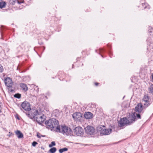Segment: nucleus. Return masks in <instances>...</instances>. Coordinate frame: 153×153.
<instances>
[{
  "label": "nucleus",
  "instance_id": "7c9ffc66",
  "mask_svg": "<svg viewBox=\"0 0 153 153\" xmlns=\"http://www.w3.org/2000/svg\"><path fill=\"white\" fill-rule=\"evenodd\" d=\"M11 134H9V135H8L9 137H10Z\"/></svg>",
  "mask_w": 153,
  "mask_h": 153
},
{
  "label": "nucleus",
  "instance_id": "423d86ee",
  "mask_svg": "<svg viewBox=\"0 0 153 153\" xmlns=\"http://www.w3.org/2000/svg\"><path fill=\"white\" fill-rule=\"evenodd\" d=\"M85 132L87 134L90 135H92L95 132L94 128L91 126H88L85 128Z\"/></svg>",
  "mask_w": 153,
  "mask_h": 153
},
{
  "label": "nucleus",
  "instance_id": "5701e85b",
  "mask_svg": "<svg viewBox=\"0 0 153 153\" xmlns=\"http://www.w3.org/2000/svg\"><path fill=\"white\" fill-rule=\"evenodd\" d=\"M56 145L54 141H52L51 143V144L49 145V146L50 147H51L53 146H55Z\"/></svg>",
  "mask_w": 153,
  "mask_h": 153
},
{
  "label": "nucleus",
  "instance_id": "39448f33",
  "mask_svg": "<svg viewBox=\"0 0 153 153\" xmlns=\"http://www.w3.org/2000/svg\"><path fill=\"white\" fill-rule=\"evenodd\" d=\"M74 134L78 136H82L84 133V130L83 128L80 127L75 128L74 130Z\"/></svg>",
  "mask_w": 153,
  "mask_h": 153
},
{
  "label": "nucleus",
  "instance_id": "4468645a",
  "mask_svg": "<svg viewBox=\"0 0 153 153\" xmlns=\"http://www.w3.org/2000/svg\"><path fill=\"white\" fill-rule=\"evenodd\" d=\"M93 114L89 112H85L84 114V117L85 118L87 119H90L93 117Z\"/></svg>",
  "mask_w": 153,
  "mask_h": 153
},
{
  "label": "nucleus",
  "instance_id": "b1692460",
  "mask_svg": "<svg viewBox=\"0 0 153 153\" xmlns=\"http://www.w3.org/2000/svg\"><path fill=\"white\" fill-rule=\"evenodd\" d=\"M3 71V68L2 66L0 64V72H2Z\"/></svg>",
  "mask_w": 153,
  "mask_h": 153
},
{
  "label": "nucleus",
  "instance_id": "2eb2a0df",
  "mask_svg": "<svg viewBox=\"0 0 153 153\" xmlns=\"http://www.w3.org/2000/svg\"><path fill=\"white\" fill-rule=\"evenodd\" d=\"M10 4L12 5H13L15 4V3H18L19 4H21L23 3L24 0H21V1H19L18 0H12V1H10Z\"/></svg>",
  "mask_w": 153,
  "mask_h": 153
},
{
  "label": "nucleus",
  "instance_id": "ddd939ff",
  "mask_svg": "<svg viewBox=\"0 0 153 153\" xmlns=\"http://www.w3.org/2000/svg\"><path fill=\"white\" fill-rule=\"evenodd\" d=\"M142 105L141 103H139L136 106L135 111L136 112L140 113L143 110Z\"/></svg>",
  "mask_w": 153,
  "mask_h": 153
},
{
  "label": "nucleus",
  "instance_id": "a211bd4d",
  "mask_svg": "<svg viewBox=\"0 0 153 153\" xmlns=\"http://www.w3.org/2000/svg\"><path fill=\"white\" fill-rule=\"evenodd\" d=\"M148 91L149 93L153 95V84L149 87Z\"/></svg>",
  "mask_w": 153,
  "mask_h": 153
},
{
  "label": "nucleus",
  "instance_id": "f8f14e48",
  "mask_svg": "<svg viewBox=\"0 0 153 153\" xmlns=\"http://www.w3.org/2000/svg\"><path fill=\"white\" fill-rule=\"evenodd\" d=\"M22 108L26 111H29L30 110L29 106V104L26 102H23L21 105Z\"/></svg>",
  "mask_w": 153,
  "mask_h": 153
},
{
  "label": "nucleus",
  "instance_id": "393cba45",
  "mask_svg": "<svg viewBox=\"0 0 153 153\" xmlns=\"http://www.w3.org/2000/svg\"><path fill=\"white\" fill-rule=\"evenodd\" d=\"M37 144V142L36 141H34L32 143V145L33 146H35Z\"/></svg>",
  "mask_w": 153,
  "mask_h": 153
},
{
  "label": "nucleus",
  "instance_id": "c756f323",
  "mask_svg": "<svg viewBox=\"0 0 153 153\" xmlns=\"http://www.w3.org/2000/svg\"><path fill=\"white\" fill-rule=\"evenodd\" d=\"M152 80L153 81V74L152 75Z\"/></svg>",
  "mask_w": 153,
  "mask_h": 153
},
{
  "label": "nucleus",
  "instance_id": "a878e982",
  "mask_svg": "<svg viewBox=\"0 0 153 153\" xmlns=\"http://www.w3.org/2000/svg\"><path fill=\"white\" fill-rule=\"evenodd\" d=\"M142 5L144 9H145L146 7V3H142Z\"/></svg>",
  "mask_w": 153,
  "mask_h": 153
},
{
  "label": "nucleus",
  "instance_id": "473e14b6",
  "mask_svg": "<svg viewBox=\"0 0 153 153\" xmlns=\"http://www.w3.org/2000/svg\"><path fill=\"white\" fill-rule=\"evenodd\" d=\"M3 129H4V130H5L6 128H3Z\"/></svg>",
  "mask_w": 153,
  "mask_h": 153
},
{
  "label": "nucleus",
  "instance_id": "c85d7f7f",
  "mask_svg": "<svg viewBox=\"0 0 153 153\" xmlns=\"http://www.w3.org/2000/svg\"><path fill=\"white\" fill-rule=\"evenodd\" d=\"M37 136L38 138H40L41 137L39 136L38 134L37 135Z\"/></svg>",
  "mask_w": 153,
  "mask_h": 153
},
{
  "label": "nucleus",
  "instance_id": "412c9836",
  "mask_svg": "<svg viewBox=\"0 0 153 153\" xmlns=\"http://www.w3.org/2000/svg\"><path fill=\"white\" fill-rule=\"evenodd\" d=\"M56 151V149L55 147H53L51 148L49 150V151L51 153H54Z\"/></svg>",
  "mask_w": 153,
  "mask_h": 153
},
{
  "label": "nucleus",
  "instance_id": "f257e3e1",
  "mask_svg": "<svg viewBox=\"0 0 153 153\" xmlns=\"http://www.w3.org/2000/svg\"><path fill=\"white\" fill-rule=\"evenodd\" d=\"M27 116L30 119H34L38 123L42 125V123L45 120V116L41 112H39L37 110L33 109L28 114H26Z\"/></svg>",
  "mask_w": 153,
  "mask_h": 153
},
{
  "label": "nucleus",
  "instance_id": "0eeeda50",
  "mask_svg": "<svg viewBox=\"0 0 153 153\" xmlns=\"http://www.w3.org/2000/svg\"><path fill=\"white\" fill-rule=\"evenodd\" d=\"M102 128L101 127H100L101 129L100 131V133L103 135H108L110 134L111 132L112 129L110 128L108 129H105V126H102Z\"/></svg>",
  "mask_w": 153,
  "mask_h": 153
},
{
  "label": "nucleus",
  "instance_id": "f3484780",
  "mask_svg": "<svg viewBox=\"0 0 153 153\" xmlns=\"http://www.w3.org/2000/svg\"><path fill=\"white\" fill-rule=\"evenodd\" d=\"M16 134L19 138H22L23 137V134L19 131H17L16 132Z\"/></svg>",
  "mask_w": 153,
  "mask_h": 153
},
{
  "label": "nucleus",
  "instance_id": "f03ea898",
  "mask_svg": "<svg viewBox=\"0 0 153 153\" xmlns=\"http://www.w3.org/2000/svg\"><path fill=\"white\" fill-rule=\"evenodd\" d=\"M46 127L50 129L51 131H57L59 130V123L58 121L55 119H51L46 120L45 123Z\"/></svg>",
  "mask_w": 153,
  "mask_h": 153
},
{
  "label": "nucleus",
  "instance_id": "7ed1b4c3",
  "mask_svg": "<svg viewBox=\"0 0 153 153\" xmlns=\"http://www.w3.org/2000/svg\"><path fill=\"white\" fill-rule=\"evenodd\" d=\"M59 130L56 132H59L63 134L64 135H72L73 132L71 129L68 127L65 126H59Z\"/></svg>",
  "mask_w": 153,
  "mask_h": 153
},
{
  "label": "nucleus",
  "instance_id": "20e7f679",
  "mask_svg": "<svg viewBox=\"0 0 153 153\" xmlns=\"http://www.w3.org/2000/svg\"><path fill=\"white\" fill-rule=\"evenodd\" d=\"M141 117L140 114L136 112H132L131 114H129L128 119L130 123L131 124L134 122L137 119H140Z\"/></svg>",
  "mask_w": 153,
  "mask_h": 153
},
{
  "label": "nucleus",
  "instance_id": "9b49d317",
  "mask_svg": "<svg viewBox=\"0 0 153 153\" xmlns=\"http://www.w3.org/2000/svg\"><path fill=\"white\" fill-rule=\"evenodd\" d=\"M149 97L147 95H145L143 99V102L146 107L148 106L150 104L149 101Z\"/></svg>",
  "mask_w": 153,
  "mask_h": 153
},
{
  "label": "nucleus",
  "instance_id": "cd10ccee",
  "mask_svg": "<svg viewBox=\"0 0 153 153\" xmlns=\"http://www.w3.org/2000/svg\"><path fill=\"white\" fill-rule=\"evenodd\" d=\"M99 84V83H97V82H96L95 83V85H96V86H97L98 84Z\"/></svg>",
  "mask_w": 153,
  "mask_h": 153
},
{
  "label": "nucleus",
  "instance_id": "dca6fc26",
  "mask_svg": "<svg viewBox=\"0 0 153 153\" xmlns=\"http://www.w3.org/2000/svg\"><path fill=\"white\" fill-rule=\"evenodd\" d=\"M20 85L22 89L25 91H27L28 90V88L25 84L23 83H21L20 84Z\"/></svg>",
  "mask_w": 153,
  "mask_h": 153
},
{
  "label": "nucleus",
  "instance_id": "9d476101",
  "mask_svg": "<svg viewBox=\"0 0 153 153\" xmlns=\"http://www.w3.org/2000/svg\"><path fill=\"white\" fill-rule=\"evenodd\" d=\"M72 117L76 121H80L82 117L81 113L79 112H76L74 113L72 115Z\"/></svg>",
  "mask_w": 153,
  "mask_h": 153
},
{
  "label": "nucleus",
  "instance_id": "bb28decb",
  "mask_svg": "<svg viewBox=\"0 0 153 153\" xmlns=\"http://www.w3.org/2000/svg\"><path fill=\"white\" fill-rule=\"evenodd\" d=\"M16 119H18V120H20V119L19 118V116H16Z\"/></svg>",
  "mask_w": 153,
  "mask_h": 153
},
{
  "label": "nucleus",
  "instance_id": "2f4dec72",
  "mask_svg": "<svg viewBox=\"0 0 153 153\" xmlns=\"http://www.w3.org/2000/svg\"><path fill=\"white\" fill-rule=\"evenodd\" d=\"M9 134H12V133H11L10 132H9Z\"/></svg>",
  "mask_w": 153,
  "mask_h": 153
},
{
  "label": "nucleus",
  "instance_id": "aec40b11",
  "mask_svg": "<svg viewBox=\"0 0 153 153\" xmlns=\"http://www.w3.org/2000/svg\"><path fill=\"white\" fill-rule=\"evenodd\" d=\"M68 150V149L67 148H64L62 149H59V152L60 153H62L63 152L67 151Z\"/></svg>",
  "mask_w": 153,
  "mask_h": 153
},
{
  "label": "nucleus",
  "instance_id": "4be33fe9",
  "mask_svg": "<svg viewBox=\"0 0 153 153\" xmlns=\"http://www.w3.org/2000/svg\"><path fill=\"white\" fill-rule=\"evenodd\" d=\"M14 97L16 98H19L21 97V95L19 94H16L14 95Z\"/></svg>",
  "mask_w": 153,
  "mask_h": 153
},
{
  "label": "nucleus",
  "instance_id": "1a4fd4ad",
  "mask_svg": "<svg viewBox=\"0 0 153 153\" xmlns=\"http://www.w3.org/2000/svg\"><path fill=\"white\" fill-rule=\"evenodd\" d=\"M5 83L8 87H11L13 85V82L11 79L9 77H7L5 79Z\"/></svg>",
  "mask_w": 153,
  "mask_h": 153
},
{
  "label": "nucleus",
  "instance_id": "6ab92c4d",
  "mask_svg": "<svg viewBox=\"0 0 153 153\" xmlns=\"http://www.w3.org/2000/svg\"><path fill=\"white\" fill-rule=\"evenodd\" d=\"M6 5V3L5 1H2L0 2V8H4Z\"/></svg>",
  "mask_w": 153,
  "mask_h": 153
},
{
  "label": "nucleus",
  "instance_id": "6e6552de",
  "mask_svg": "<svg viewBox=\"0 0 153 153\" xmlns=\"http://www.w3.org/2000/svg\"><path fill=\"white\" fill-rule=\"evenodd\" d=\"M119 123L121 126H125V125H130L131 124L130 123V122L128 121V118H124L123 119H121L120 121L119 122Z\"/></svg>",
  "mask_w": 153,
  "mask_h": 153
}]
</instances>
